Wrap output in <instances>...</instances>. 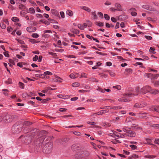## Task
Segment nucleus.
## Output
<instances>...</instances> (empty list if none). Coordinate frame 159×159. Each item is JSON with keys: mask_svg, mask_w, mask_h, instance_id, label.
I'll use <instances>...</instances> for the list:
<instances>
[{"mask_svg": "<svg viewBox=\"0 0 159 159\" xmlns=\"http://www.w3.org/2000/svg\"><path fill=\"white\" fill-rule=\"evenodd\" d=\"M140 93L139 88V87H137L134 91L131 90L129 92H126L123 95V98L125 99L128 98L132 97L134 95H138Z\"/></svg>", "mask_w": 159, "mask_h": 159, "instance_id": "1", "label": "nucleus"}, {"mask_svg": "<svg viewBox=\"0 0 159 159\" xmlns=\"http://www.w3.org/2000/svg\"><path fill=\"white\" fill-rule=\"evenodd\" d=\"M152 88L148 85L145 86L140 90V93L142 94H145L146 93L149 92L151 90Z\"/></svg>", "mask_w": 159, "mask_h": 159, "instance_id": "2", "label": "nucleus"}, {"mask_svg": "<svg viewBox=\"0 0 159 159\" xmlns=\"http://www.w3.org/2000/svg\"><path fill=\"white\" fill-rule=\"evenodd\" d=\"M3 120L6 123H9L12 121V116L10 115H7L3 118Z\"/></svg>", "mask_w": 159, "mask_h": 159, "instance_id": "3", "label": "nucleus"}, {"mask_svg": "<svg viewBox=\"0 0 159 159\" xmlns=\"http://www.w3.org/2000/svg\"><path fill=\"white\" fill-rule=\"evenodd\" d=\"M148 77L153 80L157 79L159 76L158 74H152L149 73L148 74Z\"/></svg>", "mask_w": 159, "mask_h": 159, "instance_id": "4", "label": "nucleus"}, {"mask_svg": "<svg viewBox=\"0 0 159 159\" xmlns=\"http://www.w3.org/2000/svg\"><path fill=\"white\" fill-rule=\"evenodd\" d=\"M126 136H129L130 137H134L136 136V133L133 131L129 130L127 134H125Z\"/></svg>", "mask_w": 159, "mask_h": 159, "instance_id": "5", "label": "nucleus"}, {"mask_svg": "<svg viewBox=\"0 0 159 159\" xmlns=\"http://www.w3.org/2000/svg\"><path fill=\"white\" fill-rule=\"evenodd\" d=\"M142 7L149 11H152L153 10V8L152 6L147 5H143Z\"/></svg>", "mask_w": 159, "mask_h": 159, "instance_id": "6", "label": "nucleus"}, {"mask_svg": "<svg viewBox=\"0 0 159 159\" xmlns=\"http://www.w3.org/2000/svg\"><path fill=\"white\" fill-rule=\"evenodd\" d=\"M27 30L29 32H32L35 31L36 30V28L34 27H29L27 28Z\"/></svg>", "mask_w": 159, "mask_h": 159, "instance_id": "7", "label": "nucleus"}, {"mask_svg": "<svg viewBox=\"0 0 159 159\" xmlns=\"http://www.w3.org/2000/svg\"><path fill=\"white\" fill-rule=\"evenodd\" d=\"M51 13L55 16H59V14L58 11L56 10L53 9L51 10Z\"/></svg>", "mask_w": 159, "mask_h": 159, "instance_id": "8", "label": "nucleus"}, {"mask_svg": "<svg viewBox=\"0 0 159 159\" xmlns=\"http://www.w3.org/2000/svg\"><path fill=\"white\" fill-rule=\"evenodd\" d=\"M80 9L84 10L85 11L89 12L91 11V10L88 7L85 6H81L80 7Z\"/></svg>", "mask_w": 159, "mask_h": 159, "instance_id": "9", "label": "nucleus"}, {"mask_svg": "<svg viewBox=\"0 0 159 159\" xmlns=\"http://www.w3.org/2000/svg\"><path fill=\"white\" fill-rule=\"evenodd\" d=\"M79 75V74L78 73H72L70 75V76L72 79H75L78 77Z\"/></svg>", "mask_w": 159, "mask_h": 159, "instance_id": "10", "label": "nucleus"}, {"mask_svg": "<svg viewBox=\"0 0 159 159\" xmlns=\"http://www.w3.org/2000/svg\"><path fill=\"white\" fill-rule=\"evenodd\" d=\"M63 99H78V97H75L74 98H72L70 97L69 95L64 96Z\"/></svg>", "mask_w": 159, "mask_h": 159, "instance_id": "11", "label": "nucleus"}, {"mask_svg": "<svg viewBox=\"0 0 159 159\" xmlns=\"http://www.w3.org/2000/svg\"><path fill=\"white\" fill-rule=\"evenodd\" d=\"M115 6L117 7L116 10L120 11L121 10V5L118 3H116L115 4Z\"/></svg>", "mask_w": 159, "mask_h": 159, "instance_id": "12", "label": "nucleus"}, {"mask_svg": "<svg viewBox=\"0 0 159 159\" xmlns=\"http://www.w3.org/2000/svg\"><path fill=\"white\" fill-rule=\"evenodd\" d=\"M144 143L146 144H152L151 140L150 139H146L144 140Z\"/></svg>", "mask_w": 159, "mask_h": 159, "instance_id": "13", "label": "nucleus"}, {"mask_svg": "<svg viewBox=\"0 0 159 159\" xmlns=\"http://www.w3.org/2000/svg\"><path fill=\"white\" fill-rule=\"evenodd\" d=\"M102 125L105 127H107L111 126V124L107 122H104L102 124Z\"/></svg>", "mask_w": 159, "mask_h": 159, "instance_id": "14", "label": "nucleus"}, {"mask_svg": "<svg viewBox=\"0 0 159 159\" xmlns=\"http://www.w3.org/2000/svg\"><path fill=\"white\" fill-rule=\"evenodd\" d=\"M129 129L128 127L124 126L123 127L122 130L124 132L126 133L127 134L129 130Z\"/></svg>", "mask_w": 159, "mask_h": 159, "instance_id": "15", "label": "nucleus"}, {"mask_svg": "<svg viewBox=\"0 0 159 159\" xmlns=\"http://www.w3.org/2000/svg\"><path fill=\"white\" fill-rule=\"evenodd\" d=\"M135 10V8H132L130 9L131 11V14L132 16H135L137 15V13L136 12H134V11Z\"/></svg>", "mask_w": 159, "mask_h": 159, "instance_id": "16", "label": "nucleus"}, {"mask_svg": "<svg viewBox=\"0 0 159 159\" xmlns=\"http://www.w3.org/2000/svg\"><path fill=\"white\" fill-rule=\"evenodd\" d=\"M96 90L102 93H104L105 92V90L104 89H102L99 86L97 87Z\"/></svg>", "mask_w": 159, "mask_h": 159, "instance_id": "17", "label": "nucleus"}, {"mask_svg": "<svg viewBox=\"0 0 159 159\" xmlns=\"http://www.w3.org/2000/svg\"><path fill=\"white\" fill-rule=\"evenodd\" d=\"M71 32L73 33H74L75 34H78L79 33V31L77 29H73L71 30Z\"/></svg>", "mask_w": 159, "mask_h": 159, "instance_id": "18", "label": "nucleus"}, {"mask_svg": "<svg viewBox=\"0 0 159 159\" xmlns=\"http://www.w3.org/2000/svg\"><path fill=\"white\" fill-rule=\"evenodd\" d=\"M40 21L43 23L47 25H49V22L47 20H41Z\"/></svg>", "mask_w": 159, "mask_h": 159, "instance_id": "19", "label": "nucleus"}, {"mask_svg": "<svg viewBox=\"0 0 159 159\" xmlns=\"http://www.w3.org/2000/svg\"><path fill=\"white\" fill-rule=\"evenodd\" d=\"M29 12L31 14H34L35 13V11L33 7H30L29 9Z\"/></svg>", "mask_w": 159, "mask_h": 159, "instance_id": "20", "label": "nucleus"}, {"mask_svg": "<svg viewBox=\"0 0 159 159\" xmlns=\"http://www.w3.org/2000/svg\"><path fill=\"white\" fill-rule=\"evenodd\" d=\"M107 112V111H106L105 110H101V111H99V112H97L98 115H101L103 113H106Z\"/></svg>", "mask_w": 159, "mask_h": 159, "instance_id": "21", "label": "nucleus"}, {"mask_svg": "<svg viewBox=\"0 0 159 159\" xmlns=\"http://www.w3.org/2000/svg\"><path fill=\"white\" fill-rule=\"evenodd\" d=\"M35 76L36 77H39V78H43L44 77V75L42 74H35Z\"/></svg>", "mask_w": 159, "mask_h": 159, "instance_id": "22", "label": "nucleus"}, {"mask_svg": "<svg viewBox=\"0 0 159 159\" xmlns=\"http://www.w3.org/2000/svg\"><path fill=\"white\" fill-rule=\"evenodd\" d=\"M158 93V90H153L151 89V90L150 91V93L152 94H155Z\"/></svg>", "mask_w": 159, "mask_h": 159, "instance_id": "23", "label": "nucleus"}, {"mask_svg": "<svg viewBox=\"0 0 159 159\" xmlns=\"http://www.w3.org/2000/svg\"><path fill=\"white\" fill-rule=\"evenodd\" d=\"M144 157L149 159L154 158L156 157L155 156L153 155H147L144 156Z\"/></svg>", "mask_w": 159, "mask_h": 159, "instance_id": "24", "label": "nucleus"}, {"mask_svg": "<svg viewBox=\"0 0 159 159\" xmlns=\"http://www.w3.org/2000/svg\"><path fill=\"white\" fill-rule=\"evenodd\" d=\"M89 80L90 81H92L93 82H98V81L95 78L91 77H90L89 79Z\"/></svg>", "mask_w": 159, "mask_h": 159, "instance_id": "25", "label": "nucleus"}, {"mask_svg": "<svg viewBox=\"0 0 159 159\" xmlns=\"http://www.w3.org/2000/svg\"><path fill=\"white\" fill-rule=\"evenodd\" d=\"M66 14L70 16L73 15L72 11L70 10H68L66 12Z\"/></svg>", "mask_w": 159, "mask_h": 159, "instance_id": "26", "label": "nucleus"}, {"mask_svg": "<svg viewBox=\"0 0 159 159\" xmlns=\"http://www.w3.org/2000/svg\"><path fill=\"white\" fill-rule=\"evenodd\" d=\"M91 14L93 16L94 19L96 20L97 19V16L96 15L95 11L92 12Z\"/></svg>", "mask_w": 159, "mask_h": 159, "instance_id": "27", "label": "nucleus"}, {"mask_svg": "<svg viewBox=\"0 0 159 159\" xmlns=\"http://www.w3.org/2000/svg\"><path fill=\"white\" fill-rule=\"evenodd\" d=\"M125 72L128 73H131L132 72V70L130 68L126 69L125 70Z\"/></svg>", "mask_w": 159, "mask_h": 159, "instance_id": "28", "label": "nucleus"}, {"mask_svg": "<svg viewBox=\"0 0 159 159\" xmlns=\"http://www.w3.org/2000/svg\"><path fill=\"white\" fill-rule=\"evenodd\" d=\"M72 85L73 87H78L80 85V84L78 82H75L73 83L72 84Z\"/></svg>", "mask_w": 159, "mask_h": 159, "instance_id": "29", "label": "nucleus"}, {"mask_svg": "<svg viewBox=\"0 0 159 159\" xmlns=\"http://www.w3.org/2000/svg\"><path fill=\"white\" fill-rule=\"evenodd\" d=\"M6 84H11L12 83V80L11 79L9 78L7 80L5 81Z\"/></svg>", "mask_w": 159, "mask_h": 159, "instance_id": "30", "label": "nucleus"}, {"mask_svg": "<svg viewBox=\"0 0 159 159\" xmlns=\"http://www.w3.org/2000/svg\"><path fill=\"white\" fill-rule=\"evenodd\" d=\"M19 8L20 9H26V7L23 4H20L19 5Z\"/></svg>", "mask_w": 159, "mask_h": 159, "instance_id": "31", "label": "nucleus"}, {"mask_svg": "<svg viewBox=\"0 0 159 159\" xmlns=\"http://www.w3.org/2000/svg\"><path fill=\"white\" fill-rule=\"evenodd\" d=\"M48 53H49V54H50V55H52V56L53 57L55 58L57 56V54L56 53H53L51 52H49Z\"/></svg>", "mask_w": 159, "mask_h": 159, "instance_id": "32", "label": "nucleus"}, {"mask_svg": "<svg viewBox=\"0 0 159 159\" xmlns=\"http://www.w3.org/2000/svg\"><path fill=\"white\" fill-rule=\"evenodd\" d=\"M87 74H85L84 73H82L81 74V76L80 78H86L87 77Z\"/></svg>", "mask_w": 159, "mask_h": 159, "instance_id": "33", "label": "nucleus"}, {"mask_svg": "<svg viewBox=\"0 0 159 159\" xmlns=\"http://www.w3.org/2000/svg\"><path fill=\"white\" fill-rule=\"evenodd\" d=\"M0 26L2 29H5L6 28V25L3 23H1L0 24Z\"/></svg>", "mask_w": 159, "mask_h": 159, "instance_id": "34", "label": "nucleus"}, {"mask_svg": "<svg viewBox=\"0 0 159 159\" xmlns=\"http://www.w3.org/2000/svg\"><path fill=\"white\" fill-rule=\"evenodd\" d=\"M129 146L132 149L134 150L136 149L137 147L136 146L134 145V144H131L129 145Z\"/></svg>", "mask_w": 159, "mask_h": 159, "instance_id": "35", "label": "nucleus"}, {"mask_svg": "<svg viewBox=\"0 0 159 159\" xmlns=\"http://www.w3.org/2000/svg\"><path fill=\"white\" fill-rule=\"evenodd\" d=\"M113 88H116L118 90H120L121 89V87L119 85H117L116 86H114L113 87Z\"/></svg>", "mask_w": 159, "mask_h": 159, "instance_id": "36", "label": "nucleus"}, {"mask_svg": "<svg viewBox=\"0 0 159 159\" xmlns=\"http://www.w3.org/2000/svg\"><path fill=\"white\" fill-rule=\"evenodd\" d=\"M155 50V49L152 47H151L150 48L149 51L152 52L153 54H155L156 53L154 51Z\"/></svg>", "mask_w": 159, "mask_h": 159, "instance_id": "37", "label": "nucleus"}, {"mask_svg": "<svg viewBox=\"0 0 159 159\" xmlns=\"http://www.w3.org/2000/svg\"><path fill=\"white\" fill-rule=\"evenodd\" d=\"M2 91H3V94L5 95H8V90L6 89H2Z\"/></svg>", "mask_w": 159, "mask_h": 159, "instance_id": "38", "label": "nucleus"}, {"mask_svg": "<svg viewBox=\"0 0 159 159\" xmlns=\"http://www.w3.org/2000/svg\"><path fill=\"white\" fill-rule=\"evenodd\" d=\"M32 36L33 38H38L39 37V35L37 33H34L32 34Z\"/></svg>", "mask_w": 159, "mask_h": 159, "instance_id": "39", "label": "nucleus"}, {"mask_svg": "<svg viewBox=\"0 0 159 159\" xmlns=\"http://www.w3.org/2000/svg\"><path fill=\"white\" fill-rule=\"evenodd\" d=\"M44 74L45 75H52V72H49L48 71H47L45 72L44 73Z\"/></svg>", "mask_w": 159, "mask_h": 159, "instance_id": "40", "label": "nucleus"}, {"mask_svg": "<svg viewBox=\"0 0 159 159\" xmlns=\"http://www.w3.org/2000/svg\"><path fill=\"white\" fill-rule=\"evenodd\" d=\"M125 134H119L117 135V136L118 137V138H124L125 137Z\"/></svg>", "mask_w": 159, "mask_h": 159, "instance_id": "41", "label": "nucleus"}, {"mask_svg": "<svg viewBox=\"0 0 159 159\" xmlns=\"http://www.w3.org/2000/svg\"><path fill=\"white\" fill-rule=\"evenodd\" d=\"M104 17L105 19L107 20H108L110 19V16L107 14H104Z\"/></svg>", "mask_w": 159, "mask_h": 159, "instance_id": "42", "label": "nucleus"}, {"mask_svg": "<svg viewBox=\"0 0 159 159\" xmlns=\"http://www.w3.org/2000/svg\"><path fill=\"white\" fill-rule=\"evenodd\" d=\"M67 110L66 109H65L64 108H61L59 109V111L61 112H64V111H65L66 110Z\"/></svg>", "mask_w": 159, "mask_h": 159, "instance_id": "43", "label": "nucleus"}, {"mask_svg": "<svg viewBox=\"0 0 159 159\" xmlns=\"http://www.w3.org/2000/svg\"><path fill=\"white\" fill-rule=\"evenodd\" d=\"M48 20L51 23H56V21H55V20L52 19L51 18H49V19H48Z\"/></svg>", "mask_w": 159, "mask_h": 159, "instance_id": "44", "label": "nucleus"}, {"mask_svg": "<svg viewBox=\"0 0 159 159\" xmlns=\"http://www.w3.org/2000/svg\"><path fill=\"white\" fill-rule=\"evenodd\" d=\"M78 27L80 30L84 29L83 26L82 25H81V24H78Z\"/></svg>", "mask_w": 159, "mask_h": 159, "instance_id": "45", "label": "nucleus"}, {"mask_svg": "<svg viewBox=\"0 0 159 159\" xmlns=\"http://www.w3.org/2000/svg\"><path fill=\"white\" fill-rule=\"evenodd\" d=\"M38 59V57L37 55H35L34 57L33 58V60L34 61H36Z\"/></svg>", "mask_w": 159, "mask_h": 159, "instance_id": "46", "label": "nucleus"}, {"mask_svg": "<svg viewBox=\"0 0 159 159\" xmlns=\"http://www.w3.org/2000/svg\"><path fill=\"white\" fill-rule=\"evenodd\" d=\"M30 42H31L32 43H38V42L37 41H36L35 39H31L30 40Z\"/></svg>", "mask_w": 159, "mask_h": 159, "instance_id": "47", "label": "nucleus"}, {"mask_svg": "<svg viewBox=\"0 0 159 159\" xmlns=\"http://www.w3.org/2000/svg\"><path fill=\"white\" fill-rule=\"evenodd\" d=\"M144 37L147 39L151 40L152 39V37L150 36L145 35Z\"/></svg>", "mask_w": 159, "mask_h": 159, "instance_id": "48", "label": "nucleus"}, {"mask_svg": "<svg viewBox=\"0 0 159 159\" xmlns=\"http://www.w3.org/2000/svg\"><path fill=\"white\" fill-rule=\"evenodd\" d=\"M120 108H121L120 107L115 106V107H112L111 109H113L114 110L119 109H120Z\"/></svg>", "mask_w": 159, "mask_h": 159, "instance_id": "49", "label": "nucleus"}, {"mask_svg": "<svg viewBox=\"0 0 159 159\" xmlns=\"http://www.w3.org/2000/svg\"><path fill=\"white\" fill-rule=\"evenodd\" d=\"M74 134L75 135H77L78 136H80L81 135L80 133L79 132H74Z\"/></svg>", "mask_w": 159, "mask_h": 159, "instance_id": "50", "label": "nucleus"}, {"mask_svg": "<svg viewBox=\"0 0 159 159\" xmlns=\"http://www.w3.org/2000/svg\"><path fill=\"white\" fill-rule=\"evenodd\" d=\"M87 123L90 125H94L96 124L94 122L92 121H88Z\"/></svg>", "mask_w": 159, "mask_h": 159, "instance_id": "51", "label": "nucleus"}, {"mask_svg": "<svg viewBox=\"0 0 159 159\" xmlns=\"http://www.w3.org/2000/svg\"><path fill=\"white\" fill-rule=\"evenodd\" d=\"M9 62L13 65H15V62L13 60H12L11 59H9Z\"/></svg>", "mask_w": 159, "mask_h": 159, "instance_id": "52", "label": "nucleus"}, {"mask_svg": "<svg viewBox=\"0 0 159 159\" xmlns=\"http://www.w3.org/2000/svg\"><path fill=\"white\" fill-rule=\"evenodd\" d=\"M60 15L62 18H64L65 17L64 13L63 11H61L60 12Z\"/></svg>", "mask_w": 159, "mask_h": 159, "instance_id": "53", "label": "nucleus"}, {"mask_svg": "<svg viewBox=\"0 0 159 159\" xmlns=\"http://www.w3.org/2000/svg\"><path fill=\"white\" fill-rule=\"evenodd\" d=\"M3 54L5 57H9V55L8 52H4Z\"/></svg>", "mask_w": 159, "mask_h": 159, "instance_id": "54", "label": "nucleus"}, {"mask_svg": "<svg viewBox=\"0 0 159 159\" xmlns=\"http://www.w3.org/2000/svg\"><path fill=\"white\" fill-rule=\"evenodd\" d=\"M11 20L13 21H18V19L16 17H13L12 18Z\"/></svg>", "mask_w": 159, "mask_h": 159, "instance_id": "55", "label": "nucleus"}, {"mask_svg": "<svg viewBox=\"0 0 159 159\" xmlns=\"http://www.w3.org/2000/svg\"><path fill=\"white\" fill-rule=\"evenodd\" d=\"M17 40L18 41V43H19L20 44H23L25 43L24 41L22 40L17 39Z\"/></svg>", "mask_w": 159, "mask_h": 159, "instance_id": "56", "label": "nucleus"}, {"mask_svg": "<svg viewBox=\"0 0 159 159\" xmlns=\"http://www.w3.org/2000/svg\"><path fill=\"white\" fill-rule=\"evenodd\" d=\"M139 20V19H133V21L136 22V24H140V22H138V21Z\"/></svg>", "mask_w": 159, "mask_h": 159, "instance_id": "57", "label": "nucleus"}, {"mask_svg": "<svg viewBox=\"0 0 159 159\" xmlns=\"http://www.w3.org/2000/svg\"><path fill=\"white\" fill-rule=\"evenodd\" d=\"M98 14L101 17L103 18V14L102 12H98Z\"/></svg>", "mask_w": 159, "mask_h": 159, "instance_id": "58", "label": "nucleus"}, {"mask_svg": "<svg viewBox=\"0 0 159 159\" xmlns=\"http://www.w3.org/2000/svg\"><path fill=\"white\" fill-rule=\"evenodd\" d=\"M97 25L100 27H102L103 25V23L102 22L98 23Z\"/></svg>", "mask_w": 159, "mask_h": 159, "instance_id": "59", "label": "nucleus"}, {"mask_svg": "<svg viewBox=\"0 0 159 159\" xmlns=\"http://www.w3.org/2000/svg\"><path fill=\"white\" fill-rule=\"evenodd\" d=\"M152 126L154 127H156L157 128H159V124H153L152 125Z\"/></svg>", "mask_w": 159, "mask_h": 159, "instance_id": "60", "label": "nucleus"}, {"mask_svg": "<svg viewBox=\"0 0 159 159\" xmlns=\"http://www.w3.org/2000/svg\"><path fill=\"white\" fill-rule=\"evenodd\" d=\"M120 23L119 22H117L115 26V28L116 29H118L119 27Z\"/></svg>", "mask_w": 159, "mask_h": 159, "instance_id": "61", "label": "nucleus"}, {"mask_svg": "<svg viewBox=\"0 0 159 159\" xmlns=\"http://www.w3.org/2000/svg\"><path fill=\"white\" fill-rule=\"evenodd\" d=\"M67 57L68 58H75L76 57L74 55H69L67 56Z\"/></svg>", "mask_w": 159, "mask_h": 159, "instance_id": "62", "label": "nucleus"}, {"mask_svg": "<svg viewBox=\"0 0 159 159\" xmlns=\"http://www.w3.org/2000/svg\"><path fill=\"white\" fill-rule=\"evenodd\" d=\"M154 142L155 143L159 144V139H155Z\"/></svg>", "mask_w": 159, "mask_h": 159, "instance_id": "63", "label": "nucleus"}, {"mask_svg": "<svg viewBox=\"0 0 159 159\" xmlns=\"http://www.w3.org/2000/svg\"><path fill=\"white\" fill-rule=\"evenodd\" d=\"M104 4L105 5H109L111 4V3L110 2L107 1Z\"/></svg>", "mask_w": 159, "mask_h": 159, "instance_id": "64", "label": "nucleus"}]
</instances>
